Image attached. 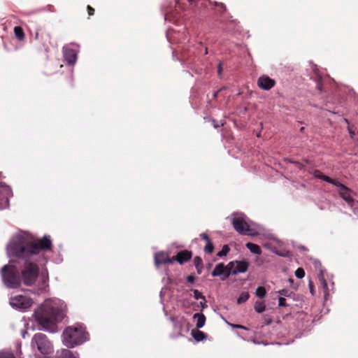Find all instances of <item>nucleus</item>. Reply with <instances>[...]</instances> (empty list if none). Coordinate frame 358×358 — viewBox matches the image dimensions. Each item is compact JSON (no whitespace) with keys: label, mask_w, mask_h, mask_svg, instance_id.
Returning a JSON list of instances; mask_svg holds the SVG:
<instances>
[{"label":"nucleus","mask_w":358,"mask_h":358,"mask_svg":"<svg viewBox=\"0 0 358 358\" xmlns=\"http://www.w3.org/2000/svg\"><path fill=\"white\" fill-rule=\"evenodd\" d=\"M52 246L51 240L45 236L41 239L23 236L11 243L10 249L13 255L24 259L20 275L22 281L26 286L33 285L39 275L38 266L30 261V258L40 251L50 250Z\"/></svg>","instance_id":"obj_1"},{"label":"nucleus","mask_w":358,"mask_h":358,"mask_svg":"<svg viewBox=\"0 0 358 358\" xmlns=\"http://www.w3.org/2000/svg\"><path fill=\"white\" fill-rule=\"evenodd\" d=\"M36 321L43 329L54 332L57 329V322L63 320L65 316L64 310L58 307L49 304L41 306L34 313Z\"/></svg>","instance_id":"obj_2"},{"label":"nucleus","mask_w":358,"mask_h":358,"mask_svg":"<svg viewBox=\"0 0 358 358\" xmlns=\"http://www.w3.org/2000/svg\"><path fill=\"white\" fill-rule=\"evenodd\" d=\"M88 334L82 327H67L63 334V343L68 348H74L87 340Z\"/></svg>","instance_id":"obj_3"},{"label":"nucleus","mask_w":358,"mask_h":358,"mask_svg":"<svg viewBox=\"0 0 358 358\" xmlns=\"http://www.w3.org/2000/svg\"><path fill=\"white\" fill-rule=\"evenodd\" d=\"M1 276L4 284L9 288H18L21 285V275L14 265L8 264L3 266Z\"/></svg>","instance_id":"obj_4"},{"label":"nucleus","mask_w":358,"mask_h":358,"mask_svg":"<svg viewBox=\"0 0 358 358\" xmlns=\"http://www.w3.org/2000/svg\"><path fill=\"white\" fill-rule=\"evenodd\" d=\"M31 345L36 346L38 350L43 355H50L52 351L50 341L46 335L42 333L36 334L31 340Z\"/></svg>","instance_id":"obj_5"},{"label":"nucleus","mask_w":358,"mask_h":358,"mask_svg":"<svg viewBox=\"0 0 358 358\" xmlns=\"http://www.w3.org/2000/svg\"><path fill=\"white\" fill-rule=\"evenodd\" d=\"M232 224L235 230L241 235L255 236L256 234L242 214H233Z\"/></svg>","instance_id":"obj_6"},{"label":"nucleus","mask_w":358,"mask_h":358,"mask_svg":"<svg viewBox=\"0 0 358 358\" xmlns=\"http://www.w3.org/2000/svg\"><path fill=\"white\" fill-rule=\"evenodd\" d=\"M234 267V262H230L227 265H224L223 263H219L217 264L212 272L213 276H221L222 280H226L231 275V269Z\"/></svg>","instance_id":"obj_7"},{"label":"nucleus","mask_w":358,"mask_h":358,"mask_svg":"<svg viewBox=\"0 0 358 358\" xmlns=\"http://www.w3.org/2000/svg\"><path fill=\"white\" fill-rule=\"evenodd\" d=\"M10 304L14 308L25 310L31 306L32 300L28 296L19 294L10 297Z\"/></svg>","instance_id":"obj_8"},{"label":"nucleus","mask_w":358,"mask_h":358,"mask_svg":"<svg viewBox=\"0 0 358 358\" xmlns=\"http://www.w3.org/2000/svg\"><path fill=\"white\" fill-rule=\"evenodd\" d=\"M334 186L338 187V194L340 196L346 201V203L351 207H352L355 199L352 196V190L345 185L341 183L337 180L334 183Z\"/></svg>","instance_id":"obj_9"},{"label":"nucleus","mask_w":358,"mask_h":358,"mask_svg":"<svg viewBox=\"0 0 358 358\" xmlns=\"http://www.w3.org/2000/svg\"><path fill=\"white\" fill-rule=\"evenodd\" d=\"M35 39L37 40L42 45V48L47 51L50 44L51 36L42 27L36 29L35 33Z\"/></svg>","instance_id":"obj_10"},{"label":"nucleus","mask_w":358,"mask_h":358,"mask_svg":"<svg viewBox=\"0 0 358 358\" xmlns=\"http://www.w3.org/2000/svg\"><path fill=\"white\" fill-rule=\"evenodd\" d=\"M275 85V81L267 76H260L257 80V85L264 90H269Z\"/></svg>","instance_id":"obj_11"},{"label":"nucleus","mask_w":358,"mask_h":358,"mask_svg":"<svg viewBox=\"0 0 358 358\" xmlns=\"http://www.w3.org/2000/svg\"><path fill=\"white\" fill-rule=\"evenodd\" d=\"M155 264L159 266L161 264H173V259L169 257L168 254L165 252H159L155 255Z\"/></svg>","instance_id":"obj_12"},{"label":"nucleus","mask_w":358,"mask_h":358,"mask_svg":"<svg viewBox=\"0 0 358 358\" xmlns=\"http://www.w3.org/2000/svg\"><path fill=\"white\" fill-rule=\"evenodd\" d=\"M192 257V251L187 250H181L176 256L173 257V262L176 261L180 264H183L190 260Z\"/></svg>","instance_id":"obj_13"},{"label":"nucleus","mask_w":358,"mask_h":358,"mask_svg":"<svg viewBox=\"0 0 358 358\" xmlns=\"http://www.w3.org/2000/svg\"><path fill=\"white\" fill-rule=\"evenodd\" d=\"M234 267L231 269V275H236L239 273H245L248 271L249 263L246 260L235 261Z\"/></svg>","instance_id":"obj_14"},{"label":"nucleus","mask_w":358,"mask_h":358,"mask_svg":"<svg viewBox=\"0 0 358 358\" xmlns=\"http://www.w3.org/2000/svg\"><path fill=\"white\" fill-rule=\"evenodd\" d=\"M64 59L66 64L69 65H73L76 63L77 59V54L73 49H65L64 50Z\"/></svg>","instance_id":"obj_15"},{"label":"nucleus","mask_w":358,"mask_h":358,"mask_svg":"<svg viewBox=\"0 0 358 358\" xmlns=\"http://www.w3.org/2000/svg\"><path fill=\"white\" fill-rule=\"evenodd\" d=\"M313 173L314 177L321 179V180H322L328 183L332 184V185H334V183L336 180L335 179L331 178L330 177H329L327 176L324 175L322 171H320V170H317V169L314 170Z\"/></svg>","instance_id":"obj_16"},{"label":"nucleus","mask_w":358,"mask_h":358,"mask_svg":"<svg viewBox=\"0 0 358 358\" xmlns=\"http://www.w3.org/2000/svg\"><path fill=\"white\" fill-rule=\"evenodd\" d=\"M193 318L196 319V327L197 329H201L205 325L206 318L203 313H195Z\"/></svg>","instance_id":"obj_17"},{"label":"nucleus","mask_w":358,"mask_h":358,"mask_svg":"<svg viewBox=\"0 0 358 358\" xmlns=\"http://www.w3.org/2000/svg\"><path fill=\"white\" fill-rule=\"evenodd\" d=\"M56 358H77L73 353L67 349H62L61 351L57 352Z\"/></svg>","instance_id":"obj_18"},{"label":"nucleus","mask_w":358,"mask_h":358,"mask_svg":"<svg viewBox=\"0 0 358 358\" xmlns=\"http://www.w3.org/2000/svg\"><path fill=\"white\" fill-rule=\"evenodd\" d=\"M192 335L196 341H203L207 336L204 332L199 330V329L196 330L193 329L192 331Z\"/></svg>","instance_id":"obj_19"},{"label":"nucleus","mask_w":358,"mask_h":358,"mask_svg":"<svg viewBox=\"0 0 358 358\" xmlns=\"http://www.w3.org/2000/svg\"><path fill=\"white\" fill-rule=\"evenodd\" d=\"M246 247L250 250V251L252 253L256 255H260L262 253L261 248L257 244L252 243H246Z\"/></svg>","instance_id":"obj_20"},{"label":"nucleus","mask_w":358,"mask_h":358,"mask_svg":"<svg viewBox=\"0 0 358 358\" xmlns=\"http://www.w3.org/2000/svg\"><path fill=\"white\" fill-rule=\"evenodd\" d=\"M194 264L196 268L198 274H201L203 267L202 259L199 256L195 257L194 259Z\"/></svg>","instance_id":"obj_21"},{"label":"nucleus","mask_w":358,"mask_h":358,"mask_svg":"<svg viewBox=\"0 0 358 358\" xmlns=\"http://www.w3.org/2000/svg\"><path fill=\"white\" fill-rule=\"evenodd\" d=\"M14 33L15 36L20 40L23 41L24 39V33L23 29L20 26L14 27Z\"/></svg>","instance_id":"obj_22"},{"label":"nucleus","mask_w":358,"mask_h":358,"mask_svg":"<svg viewBox=\"0 0 358 358\" xmlns=\"http://www.w3.org/2000/svg\"><path fill=\"white\" fill-rule=\"evenodd\" d=\"M318 278H319L320 284L324 289V294H327L328 292V285H327V281L324 279V275L322 272L319 274Z\"/></svg>","instance_id":"obj_23"},{"label":"nucleus","mask_w":358,"mask_h":358,"mask_svg":"<svg viewBox=\"0 0 358 358\" xmlns=\"http://www.w3.org/2000/svg\"><path fill=\"white\" fill-rule=\"evenodd\" d=\"M250 297V294L247 292H242L239 297L237 299V303L238 304L245 303Z\"/></svg>","instance_id":"obj_24"},{"label":"nucleus","mask_w":358,"mask_h":358,"mask_svg":"<svg viewBox=\"0 0 358 358\" xmlns=\"http://www.w3.org/2000/svg\"><path fill=\"white\" fill-rule=\"evenodd\" d=\"M255 294L257 296L262 299L266 296V289L264 287H258L256 289Z\"/></svg>","instance_id":"obj_25"},{"label":"nucleus","mask_w":358,"mask_h":358,"mask_svg":"<svg viewBox=\"0 0 358 358\" xmlns=\"http://www.w3.org/2000/svg\"><path fill=\"white\" fill-rule=\"evenodd\" d=\"M0 358H15L14 354L9 350L0 351Z\"/></svg>","instance_id":"obj_26"},{"label":"nucleus","mask_w":358,"mask_h":358,"mask_svg":"<svg viewBox=\"0 0 358 358\" xmlns=\"http://www.w3.org/2000/svg\"><path fill=\"white\" fill-rule=\"evenodd\" d=\"M229 250H230L229 247L227 245H224L222 247V250L217 252V255L219 257H222L224 256H226L229 253Z\"/></svg>","instance_id":"obj_27"},{"label":"nucleus","mask_w":358,"mask_h":358,"mask_svg":"<svg viewBox=\"0 0 358 358\" xmlns=\"http://www.w3.org/2000/svg\"><path fill=\"white\" fill-rule=\"evenodd\" d=\"M255 309L257 313H261L264 311L265 305L262 302L257 301L255 304Z\"/></svg>","instance_id":"obj_28"},{"label":"nucleus","mask_w":358,"mask_h":358,"mask_svg":"<svg viewBox=\"0 0 358 358\" xmlns=\"http://www.w3.org/2000/svg\"><path fill=\"white\" fill-rule=\"evenodd\" d=\"M204 251L208 254L213 253L214 251V245L211 241L206 243V245L204 247Z\"/></svg>","instance_id":"obj_29"},{"label":"nucleus","mask_w":358,"mask_h":358,"mask_svg":"<svg viewBox=\"0 0 358 358\" xmlns=\"http://www.w3.org/2000/svg\"><path fill=\"white\" fill-rule=\"evenodd\" d=\"M295 275L298 278H302L304 277L305 275V271L303 270V268H298L296 271H295Z\"/></svg>","instance_id":"obj_30"},{"label":"nucleus","mask_w":358,"mask_h":358,"mask_svg":"<svg viewBox=\"0 0 358 358\" xmlns=\"http://www.w3.org/2000/svg\"><path fill=\"white\" fill-rule=\"evenodd\" d=\"M194 296L196 299H204L205 296L197 289H193Z\"/></svg>","instance_id":"obj_31"},{"label":"nucleus","mask_w":358,"mask_h":358,"mask_svg":"<svg viewBox=\"0 0 358 358\" xmlns=\"http://www.w3.org/2000/svg\"><path fill=\"white\" fill-rule=\"evenodd\" d=\"M278 302H279V303H278L279 306H282V307L287 306L286 299L285 298L280 297Z\"/></svg>","instance_id":"obj_32"},{"label":"nucleus","mask_w":358,"mask_h":358,"mask_svg":"<svg viewBox=\"0 0 358 358\" xmlns=\"http://www.w3.org/2000/svg\"><path fill=\"white\" fill-rule=\"evenodd\" d=\"M348 131L351 136V137H353L355 134V128L354 126H348Z\"/></svg>","instance_id":"obj_33"},{"label":"nucleus","mask_w":358,"mask_h":358,"mask_svg":"<svg viewBox=\"0 0 358 358\" xmlns=\"http://www.w3.org/2000/svg\"><path fill=\"white\" fill-rule=\"evenodd\" d=\"M87 10L89 16H92L94 14V9L92 6L88 5L87 7Z\"/></svg>","instance_id":"obj_34"},{"label":"nucleus","mask_w":358,"mask_h":358,"mask_svg":"<svg viewBox=\"0 0 358 358\" xmlns=\"http://www.w3.org/2000/svg\"><path fill=\"white\" fill-rule=\"evenodd\" d=\"M200 236L202 239L205 240L206 241V243L208 241H210V239L208 235L206 233L201 234Z\"/></svg>","instance_id":"obj_35"},{"label":"nucleus","mask_w":358,"mask_h":358,"mask_svg":"<svg viewBox=\"0 0 358 358\" xmlns=\"http://www.w3.org/2000/svg\"><path fill=\"white\" fill-rule=\"evenodd\" d=\"M289 290L286 289H282L281 290L279 291V294L280 295H283V296H289Z\"/></svg>","instance_id":"obj_36"},{"label":"nucleus","mask_w":358,"mask_h":358,"mask_svg":"<svg viewBox=\"0 0 358 358\" xmlns=\"http://www.w3.org/2000/svg\"><path fill=\"white\" fill-rule=\"evenodd\" d=\"M187 281L191 284L194 283L195 281V278L192 275H189L187 277Z\"/></svg>","instance_id":"obj_37"},{"label":"nucleus","mask_w":358,"mask_h":358,"mask_svg":"<svg viewBox=\"0 0 358 358\" xmlns=\"http://www.w3.org/2000/svg\"><path fill=\"white\" fill-rule=\"evenodd\" d=\"M218 8H220V10H221L222 13H224L227 12V7H226V6L223 3H221Z\"/></svg>","instance_id":"obj_38"},{"label":"nucleus","mask_w":358,"mask_h":358,"mask_svg":"<svg viewBox=\"0 0 358 358\" xmlns=\"http://www.w3.org/2000/svg\"><path fill=\"white\" fill-rule=\"evenodd\" d=\"M200 306L202 308V310L207 308V304H206V299H202V301L200 302Z\"/></svg>","instance_id":"obj_39"},{"label":"nucleus","mask_w":358,"mask_h":358,"mask_svg":"<svg viewBox=\"0 0 358 358\" xmlns=\"http://www.w3.org/2000/svg\"><path fill=\"white\" fill-rule=\"evenodd\" d=\"M41 275H42V277H43V279L44 282H45V281H47L48 280V274L47 271L46 272H43V271L41 273Z\"/></svg>","instance_id":"obj_40"},{"label":"nucleus","mask_w":358,"mask_h":358,"mask_svg":"<svg viewBox=\"0 0 358 358\" xmlns=\"http://www.w3.org/2000/svg\"><path fill=\"white\" fill-rule=\"evenodd\" d=\"M308 286H309L310 292L312 293V294H313V292H314V285H313V283L312 281L309 282Z\"/></svg>","instance_id":"obj_41"},{"label":"nucleus","mask_w":358,"mask_h":358,"mask_svg":"<svg viewBox=\"0 0 358 358\" xmlns=\"http://www.w3.org/2000/svg\"><path fill=\"white\" fill-rule=\"evenodd\" d=\"M222 71V63L220 62L218 64V67H217V73L219 75H221Z\"/></svg>","instance_id":"obj_42"},{"label":"nucleus","mask_w":358,"mask_h":358,"mask_svg":"<svg viewBox=\"0 0 358 358\" xmlns=\"http://www.w3.org/2000/svg\"><path fill=\"white\" fill-rule=\"evenodd\" d=\"M233 327L236 329H247V328L243 325L241 324H234Z\"/></svg>","instance_id":"obj_43"},{"label":"nucleus","mask_w":358,"mask_h":358,"mask_svg":"<svg viewBox=\"0 0 358 358\" xmlns=\"http://www.w3.org/2000/svg\"><path fill=\"white\" fill-rule=\"evenodd\" d=\"M211 4L214 5L215 6H217V7H219L220 6V4L221 3L220 2H217V1H214V2H210Z\"/></svg>","instance_id":"obj_44"},{"label":"nucleus","mask_w":358,"mask_h":358,"mask_svg":"<svg viewBox=\"0 0 358 358\" xmlns=\"http://www.w3.org/2000/svg\"><path fill=\"white\" fill-rule=\"evenodd\" d=\"M213 122L215 128L217 129L220 127V125L216 122L215 120H213Z\"/></svg>","instance_id":"obj_45"},{"label":"nucleus","mask_w":358,"mask_h":358,"mask_svg":"<svg viewBox=\"0 0 358 358\" xmlns=\"http://www.w3.org/2000/svg\"><path fill=\"white\" fill-rule=\"evenodd\" d=\"M271 323H272V320H271V319H269V320H266V322H265V324H266V325H269V324H271Z\"/></svg>","instance_id":"obj_46"},{"label":"nucleus","mask_w":358,"mask_h":358,"mask_svg":"<svg viewBox=\"0 0 358 358\" xmlns=\"http://www.w3.org/2000/svg\"><path fill=\"white\" fill-rule=\"evenodd\" d=\"M187 1H188L189 3H192L194 2L196 0H187Z\"/></svg>","instance_id":"obj_47"},{"label":"nucleus","mask_w":358,"mask_h":358,"mask_svg":"<svg viewBox=\"0 0 358 358\" xmlns=\"http://www.w3.org/2000/svg\"><path fill=\"white\" fill-rule=\"evenodd\" d=\"M5 190H6L7 192H10V191L8 187H6Z\"/></svg>","instance_id":"obj_48"},{"label":"nucleus","mask_w":358,"mask_h":358,"mask_svg":"<svg viewBox=\"0 0 358 358\" xmlns=\"http://www.w3.org/2000/svg\"><path fill=\"white\" fill-rule=\"evenodd\" d=\"M217 93H218V92H216L215 93V94H214V96H215V97H216V96H217Z\"/></svg>","instance_id":"obj_49"},{"label":"nucleus","mask_w":358,"mask_h":358,"mask_svg":"<svg viewBox=\"0 0 358 358\" xmlns=\"http://www.w3.org/2000/svg\"><path fill=\"white\" fill-rule=\"evenodd\" d=\"M357 133H358V130H357Z\"/></svg>","instance_id":"obj_50"}]
</instances>
